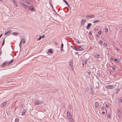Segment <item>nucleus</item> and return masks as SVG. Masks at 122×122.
I'll list each match as a JSON object with an SVG mask.
<instances>
[{
	"mask_svg": "<svg viewBox=\"0 0 122 122\" xmlns=\"http://www.w3.org/2000/svg\"><path fill=\"white\" fill-rule=\"evenodd\" d=\"M104 45L105 46H107V44L105 43H104Z\"/></svg>",
	"mask_w": 122,
	"mask_h": 122,
	"instance_id": "obj_43",
	"label": "nucleus"
},
{
	"mask_svg": "<svg viewBox=\"0 0 122 122\" xmlns=\"http://www.w3.org/2000/svg\"><path fill=\"white\" fill-rule=\"evenodd\" d=\"M45 37V36L44 35H42V36L41 37H42V38H44Z\"/></svg>",
	"mask_w": 122,
	"mask_h": 122,
	"instance_id": "obj_50",
	"label": "nucleus"
},
{
	"mask_svg": "<svg viewBox=\"0 0 122 122\" xmlns=\"http://www.w3.org/2000/svg\"><path fill=\"white\" fill-rule=\"evenodd\" d=\"M63 43H62L61 44V48H63Z\"/></svg>",
	"mask_w": 122,
	"mask_h": 122,
	"instance_id": "obj_45",
	"label": "nucleus"
},
{
	"mask_svg": "<svg viewBox=\"0 0 122 122\" xmlns=\"http://www.w3.org/2000/svg\"><path fill=\"white\" fill-rule=\"evenodd\" d=\"M19 119L18 117H16L15 118V122H18L19 121Z\"/></svg>",
	"mask_w": 122,
	"mask_h": 122,
	"instance_id": "obj_19",
	"label": "nucleus"
},
{
	"mask_svg": "<svg viewBox=\"0 0 122 122\" xmlns=\"http://www.w3.org/2000/svg\"><path fill=\"white\" fill-rule=\"evenodd\" d=\"M101 31H99L98 32V33L100 35H101Z\"/></svg>",
	"mask_w": 122,
	"mask_h": 122,
	"instance_id": "obj_41",
	"label": "nucleus"
},
{
	"mask_svg": "<svg viewBox=\"0 0 122 122\" xmlns=\"http://www.w3.org/2000/svg\"><path fill=\"white\" fill-rule=\"evenodd\" d=\"M105 31L106 32H107L108 31V29L106 27L105 28Z\"/></svg>",
	"mask_w": 122,
	"mask_h": 122,
	"instance_id": "obj_38",
	"label": "nucleus"
},
{
	"mask_svg": "<svg viewBox=\"0 0 122 122\" xmlns=\"http://www.w3.org/2000/svg\"><path fill=\"white\" fill-rule=\"evenodd\" d=\"M76 42L77 43H78L79 44L81 43L80 42H79V40H77L76 41Z\"/></svg>",
	"mask_w": 122,
	"mask_h": 122,
	"instance_id": "obj_39",
	"label": "nucleus"
},
{
	"mask_svg": "<svg viewBox=\"0 0 122 122\" xmlns=\"http://www.w3.org/2000/svg\"><path fill=\"white\" fill-rule=\"evenodd\" d=\"M87 60H83L82 61V64L83 65H84L86 64L87 63Z\"/></svg>",
	"mask_w": 122,
	"mask_h": 122,
	"instance_id": "obj_12",
	"label": "nucleus"
},
{
	"mask_svg": "<svg viewBox=\"0 0 122 122\" xmlns=\"http://www.w3.org/2000/svg\"><path fill=\"white\" fill-rule=\"evenodd\" d=\"M112 69L113 70H115L116 69V68H115V67H112Z\"/></svg>",
	"mask_w": 122,
	"mask_h": 122,
	"instance_id": "obj_49",
	"label": "nucleus"
},
{
	"mask_svg": "<svg viewBox=\"0 0 122 122\" xmlns=\"http://www.w3.org/2000/svg\"><path fill=\"white\" fill-rule=\"evenodd\" d=\"M101 109L103 110H105V109H106V108L104 107H102Z\"/></svg>",
	"mask_w": 122,
	"mask_h": 122,
	"instance_id": "obj_36",
	"label": "nucleus"
},
{
	"mask_svg": "<svg viewBox=\"0 0 122 122\" xmlns=\"http://www.w3.org/2000/svg\"><path fill=\"white\" fill-rule=\"evenodd\" d=\"M113 85H106V87L107 88L109 89H112L113 88Z\"/></svg>",
	"mask_w": 122,
	"mask_h": 122,
	"instance_id": "obj_7",
	"label": "nucleus"
},
{
	"mask_svg": "<svg viewBox=\"0 0 122 122\" xmlns=\"http://www.w3.org/2000/svg\"><path fill=\"white\" fill-rule=\"evenodd\" d=\"M21 41L22 42L23 44H24L25 42V40L24 38H22L21 41Z\"/></svg>",
	"mask_w": 122,
	"mask_h": 122,
	"instance_id": "obj_20",
	"label": "nucleus"
},
{
	"mask_svg": "<svg viewBox=\"0 0 122 122\" xmlns=\"http://www.w3.org/2000/svg\"><path fill=\"white\" fill-rule=\"evenodd\" d=\"M30 0V1L31 2H33V0Z\"/></svg>",
	"mask_w": 122,
	"mask_h": 122,
	"instance_id": "obj_60",
	"label": "nucleus"
},
{
	"mask_svg": "<svg viewBox=\"0 0 122 122\" xmlns=\"http://www.w3.org/2000/svg\"><path fill=\"white\" fill-rule=\"evenodd\" d=\"M87 74L89 75H90L91 74V72H87Z\"/></svg>",
	"mask_w": 122,
	"mask_h": 122,
	"instance_id": "obj_44",
	"label": "nucleus"
},
{
	"mask_svg": "<svg viewBox=\"0 0 122 122\" xmlns=\"http://www.w3.org/2000/svg\"><path fill=\"white\" fill-rule=\"evenodd\" d=\"M120 110L119 109H118L117 110V112H121L120 111Z\"/></svg>",
	"mask_w": 122,
	"mask_h": 122,
	"instance_id": "obj_47",
	"label": "nucleus"
},
{
	"mask_svg": "<svg viewBox=\"0 0 122 122\" xmlns=\"http://www.w3.org/2000/svg\"><path fill=\"white\" fill-rule=\"evenodd\" d=\"M2 53V52L1 51H0V56L1 55Z\"/></svg>",
	"mask_w": 122,
	"mask_h": 122,
	"instance_id": "obj_54",
	"label": "nucleus"
},
{
	"mask_svg": "<svg viewBox=\"0 0 122 122\" xmlns=\"http://www.w3.org/2000/svg\"><path fill=\"white\" fill-rule=\"evenodd\" d=\"M11 55L13 57H14V56H13V55L12 54H11Z\"/></svg>",
	"mask_w": 122,
	"mask_h": 122,
	"instance_id": "obj_64",
	"label": "nucleus"
},
{
	"mask_svg": "<svg viewBox=\"0 0 122 122\" xmlns=\"http://www.w3.org/2000/svg\"><path fill=\"white\" fill-rule=\"evenodd\" d=\"M21 1L23 2H25V3H27L28 2V1L27 0H21Z\"/></svg>",
	"mask_w": 122,
	"mask_h": 122,
	"instance_id": "obj_33",
	"label": "nucleus"
},
{
	"mask_svg": "<svg viewBox=\"0 0 122 122\" xmlns=\"http://www.w3.org/2000/svg\"><path fill=\"white\" fill-rule=\"evenodd\" d=\"M5 39L4 38L3 39L2 44L1 45V46H3L5 44Z\"/></svg>",
	"mask_w": 122,
	"mask_h": 122,
	"instance_id": "obj_28",
	"label": "nucleus"
},
{
	"mask_svg": "<svg viewBox=\"0 0 122 122\" xmlns=\"http://www.w3.org/2000/svg\"><path fill=\"white\" fill-rule=\"evenodd\" d=\"M69 65L70 67V68L72 70H73V62L72 60H70L69 62Z\"/></svg>",
	"mask_w": 122,
	"mask_h": 122,
	"instance_id": "obj_4",
	"label": "nucleus"
},
{
	"mask_svg": "<svg viewBox=\"0 0 122 122\" xmlns=\"http://www.w3.org/2000/svg\"><path fill=\"white\" fill-rule=\"evenodd\" d=\"M90 89L91 91V93L93 94L94 92V90L92 88V86H90Z\"/></svg>",
	"mask_w": 122,
	"mask_h": 122,
	"instance_id": "obj_10",
	"label": "nucleus"
},
{
	"mask_svg": "<svg viewBox=\"0 0 122 122\" xmlns=\"http://www.w3.org/2000/svg\"><path fill=\"white\" fill-rule=\"evenodd\" d=\"M78 53V52H75V55H76V54H77Z\"/></svg>",
	"mask_w": 122,
	"mask_h": 122,
	"instance_id": "obj_58",
	"label": "nucleus"
},
{
	"mask_svg": "<svg viewBox=\"0 0 122 122\" xmlns=\"http://www.w3.org/2000/svg\"><path fill=\"white\" fill-rule=\"evenodd\" d=\"M100 56V55L99 54H97L95 56V58H98Z\"/></svg>",
	"mask_w": 122,
	"mask_h": 122,
	"instance_id": "obj_27",
	"label": "nucleus"
},
{
	"mask_svg": "<svg viewBox=\"0 0 122 122\" xmlns=\"http://www.w3.org/2000/svg\"><path fill=\"white\" fill-rule=\"evenodd\" d=\"M97 76L98 77H100L101 74L99 73H97Z\"/></svg>",
	"mask_w": 122,
	"mask_h": 122,
	"instance_id": "obj_29",
	"label": "nucleus"
},
{
	"mask_svg": "<svg viewBox=\"0 0 122 122\" xmlns=\"http://www.w3.org/2000/svg\"><path fill=\"white\" fill-rule=\"evenodd\" d=\"M66 114L67 117L71 121V122H74L73 120L72 117V116L70 113L68 112H67Z\"/></svg>",
	"mask_w": 122,
	"mask_h": 122,
	"instance_id": "obj_1",
	"label": "nucleus"
},
{
	"mask_svg": "<svg viewBox=\"0 0 122 122\" xmlns=\"http://www.w3.org/2000/svg\"><path fill=\"white\" fill-rule=\"evenodd\" d=\"M121 112H117V114L118 115L119 117L121 116Z\"/></svg>",
	"mask_w": 122,
	"mask_h": 122,
	"instance_id": "obj_32",
	"label": "nucleus"
},
{
	"mask_svg": "<svg viewBox=\"0 0 122 122\" xmlns=\"http://www.w3.org/2000/svg\"><path fill=\"white\" fill-rule=\"evenodd\" d=\"M107 117H108V118H110L111 117L110 115V114H107Z\"/></svg>",
	"mask_w": 122,
	"mask_h": 122,
	"instance_id": "obj_35",
	"label": "nucleus"
},
{
	"mask_svg": "<svg viewBox=\"0 0 122 122\" xmlns=\"http://www.w3.org/2000/svg\"><path fill=\"white\" fill-rule=\"evenodd\" d=\"M21 41H20V43H19V46H20V48H21Z\"/></svg>",
	"mask_w": 122,
	"mask_h": 122,
	"instance_id": "obj_46",
	"label": "nucleus"
},
{
	"mask_svg": "<svg viewBox=\"0 0 122 122\" xmlns=\"http://www.w3.org/2000/svg\"><path fill=\"white\" fill-rule=\"evenodd\" d=\"M114 60L116 61V62L117 63H118L119 62V61L117 60V59H114Z\"/></svg>",
	"mask_w": 122,
	"mask_h": 122,
	"instance_id": "obj_30",
	"label": "nucleus"
},
{
	"mask_svg": "<svg viewBox=\"0 0 122 122\" xmlns=\"http://www.w3.org/2000/svg\"><path fill=\"white\" fill-rule=\"evenodd\" d=\"M95 16L93 15H87L86 16V18H93Z\"/></svg>",
	"mask_w": 122,
	"mask_h": 122,
	"instance_id": "obj_8",
	"label": "nucleus"
},
{
	"mask_svg": "<svg viewBox=\"0 0 122 122\" xmlns=\"http://www.w3.org/2000/svg\"><path fill=\"white\" fill-rule=\"evenodd\" d=\"M97 37H98V35H97Z\"/></svg>",
	"mask_w": 122,
	"mask_h": 122,
	"instance_id": "obj_63",
	"label": "nucleus"
},
{
	"mask_svg": "<svg viewBox=\"0 0 122 122\" xmlns=\"http://www.w3.org/2000/svg\"><path fill=\"white\" fill-rule=\"evenodd\" d=\"M29 9L30 10L32 11H33L34 10V6L33 5L31 6H30L28 7Z\"/></svg>",
	"mask_w": 122,
	"mask_h": 122,
	"instance_id": "obj_6",
	"label": "nucleus"
},
{
	"mask_svg": "<svg viewBox=\"0 0 122 122\" xmlns=\"http://www.w3.org/2000/svg\"><path fill=\"white\" fill-rule=\"evenodd\" d=\"M69 106L70 107H69V109H70L71 108V105H70Z\"/></svg>",
	"mask_w": 122,
	"mask_h": 122,
	"instance_id": "obj_55",
	"label": "nucleus"
},
{
	"mask_svg": "<svg viewBox=\"0 0 122 122\" xmlns=\"http://www.w3.org/2000/svg\"><path fill=\"white\" fill-rule=\"evenodd\" d=\"M21 3V5H22L23 6H24L25 8H26L28 7V6L27 5L25 4L24 3Z\"/></svg>",
	"mask_w": 122,
	"mask_h": 122,
	"instance_id": "obj_14",
	"label": "nucleus"
},
{
	"mask_svg": "<svg viewBox=\"0 0 122 122\" xmlns=\"http://www.w3.org/2000/svg\"><path fill=\"white\" fill-rule=\"evenodd\" d=\"M41 102L37 100L35 102V105H39L41 104Z\"/></svg>",
	"mask_w": 122,
	"mask_h": 122,
	"instance_id": "obj_11",
	"label": "nucleus"
},
{
	"mask_svg": "<svg viewBox=\"0 0 122 122\" xmlns=\"http://www.w3.org/2000/svg\"><path fill=\"white\" fill-rule=\"evenodd\" d=\"M12 1H13L14 4H15V5L16 6H17V2L15 0H11Z\"/></svg>",
	"mask_w": 122,
	"mask_h": 122,
	"instance_id": "obj_23",
	"label": "nucleus"
},
{
	"mask_svg": "<svg viewBox=\"0 0 122 122\" xmlns=\"http://www.w3.org/2000/svg\"><path fill=\"white\" fill-rule=\"evenodd\" d=\"M99 43H100L102 44V41L101 40H99Z\"/></svg>",
	"mask_w": 122,
	"mask_h": 122,
	"instance_id": "obj_42",
	"label": "nucleus"
},
{
	"mask_svg": "<svg viewBox=\"0 0 122 122\" xmlns=\"http://www.w3.org/2000/svg\"><path fill=\"white\" fill-rule=\"evenodd\" d=\"M63 48H61V51H62V50H63V49H62Z\"/></svg>",
	"mask_w": 122,
	"mask_h": 122,
	"instance_id": "obj_59",
	"label": "nucleus"
},
{
	"mask_svg": "<svg viewBox=\"0 0 122 122\" xmlns=\"http://www.w3.org/2000/svg\"><path fill=\"white\" fill-rule=\"evenodd\" d=\"M41 38H42L41 36H40L39 37V38L38 39H37V40L38 41V40H41Z\"/></svg>",
	"mask_w": 122,
	"mask_h": 122,
	"instance_id": "obj_37",
	"label": "nucleus"
},
{
	"mask_svg": "<svg viewBox=\"0 0 122 122\" xmlns=\"http://www.w3.org/2000/svg\"><path fill=\"white\" fill-rule=\"evenodd\" d=\"M14 59L11 60L9 62V65L12 64L14 61Z\"/></svg>",
	"mask_w": 122,
	"mask_h": 122,
	"instance_id": "obj_18",
	"label": "nucleus"
},
{
	"mask_svg": "<svg viewBox=\"0 0 122 122\" xmlns=\"http://www.w3.org/2000/svg\"><path fill=\"white\" fill-rule=\"evenodd\" d=\"M63 0L68 7H70V5L69 4L67 3V2L66 0Z\"/></svg>",
	"mask_w": 122,
	"mask_h": 122,
	"instance_id": "obj_21",
	"label": "nucleus"
},
{
	"mask_svg": "<svg viewBox=\"0 0 122 122\" xmlns=\"http://www.w3.org/2000/svg\"><path fill=\"white\" fill-rule=\"evenodd\" d=\"M86 21V20L84 19H83L82 20H81V25H84V23Z\"/></svg>",
	"mask_w": 122,
	"mask_h": 122,
	"instance_id": "obj_9",
	"label": "nucleus"
},
{
	"mask_svg": "<svg viewBox=\"0 0 122 122\" xmlns=\"http://www.w3.org/2000/svg\"><path fill=\"white\" fill-rule=\"evenodd\" d=\"M121 103H122V99H121Z\"/></svg>",
	"mask_w": 122,
	"mask_h": 122,
	"instance_id": "obj_62",
	"label": "nucleus"
},
{
	"mask_svg": "<svg viewBox=\"0 0 122 122\" xmlns=\"http://www.w3.org/2000/svg\"><path fill=\"white\" fill-rule=\"evenodd\" d=\"M2 35H3V34H2L0 35V38L2 36Z\"/></svg>",
	"mask_w": 122,
	"mask_h": 122,
	"instance_id": "obj_56",
	"label": "nucleus"
},
{
	"mask_svg": "<svg viewBox=\"0 0 122 122\" xmlns=\"http://www.w3.org/2000/svg\"><path fill=\"white\" fill-rule=\"evenodd\" d=\"M105 112L104 111H102V114H104L105 113Z\"/></svg>",
	"mask_w": 122,
	"mask_h": 122,
	"instance_id": "obj_48",
	"label": "nucleus"
},
{
	"mask_svg": "<svg viewBox=\"0 0 122 122\" xmlns=\"http://www.w3.org/2000/svg\"><path fill=\"white\" fill-rule=\"evenodd\" d=\"M71 47H72V48H74V47H74L73 46H71Z\"/></svg>",
	"mask_w": 122,
	"mask_h": 122,
	"instance_id": "obj_61",
	"label": "nucleus"
},
{
	"mask_svg": "<svg viewBox=\"0 0 122 122\" xmlns=\"http://www.w3.org/2000/svg\"><path fill=\"white\" fill-rule=\"evenodd\" d=\"M100 22V21L99 20H95L93 22V23H95L96 22Z\"/></svg>",
	"mask_w": 122,
	"mask_h": 122,
	"instance_id": "obj_25",
	"label": "nucleus"
},
{
	"mask_svg": "<svg viewBox=\"0 0 122 122\" xmlns=\"http://www.w3.org/2000/svg\"><path fill=\"white\" fill-rule=\"evenodd\" d=\"M91 70L92 72V73H93L94 72V71H96V69L95 68H92L91 69Z\"/></svg>",
	"mask_w": 122,
	"mask_h": 122,
	"instance_id": "obj_15",
	"label": "nucleus"
},
{
	"mask_svg": "<svg viewBox=\"0 0 122 122\" xmlns=\"http://www.w3.org/2000/svg\"><path fill=\"white\" fill-rule=\"evenodd\" d=\"M92 33L91 32H90L89 33V34L90 35H92Z\"/></svg>",
	"mask_w": 122,
	"mask_h": 122,
	"instance_id": "obj_51",
	"label": "nucleus"
},
{
	"mask_svg": "<svg viewBox=\"0 0 122 122\" xmlns=\"http://www.w3.org/2000/svg\"><path fill=\"white\" fill-rule=\"evenodd\" d=\"M99 80L96 81L94 83V86L96 89H98L99 87Z\"/></svg>",
	"mask_w": 122,
	"mask_h": 122,
	"instance_id": "obj_2",
	"label": "nucleus"
},
{
	"mask_svg": "<svg viewBox=\"0 0 122 122\" xmlns=\"http://www.w3.org/2000/svg\"><path fill=\"white\" fill-rule=\"evenodd\" d=\"M48 52L49 53H53L52 50L51 49H49L48 51Z\"/></svg>",
	"mask_w": 122,
	"mask_h": 122,
	"instance_id": "obj_24",
	"label": "nucleus"
},
{
	"mask_svg": "<svg viewBox=\"0 0 122 122\" xmlns=\"http://www.w3.org/2000/svg\"><path fill=\"white\" fill-rule=\"evenodd\" d=\"M105 106L106 108H108V107H109L108 105L107 104H105Z\"/></svg>",
	"mask_w": 122,
	"mask_h": 122,
	"instance_id": "obj_40",
	"label": "nucleus"
},
{
	"mask_svg": "<svg viewBox=\"0 0 122 122\" xmlns=\"http://www.w3.org/2000/svg\"><path fill=\"white\" fill-rule=\"evenodd\" d=\"M72 49L77 51H83V48L79 47H74V48H72Z\"/></svg>",
	"mask_w": 122,
	"mask_h": 122,
	"instance_id": "obj_3",
	"label": "nucleus"
},
{
	"mask_svg": "<svg viewBox=\"0 0 122 122\" xmlns=\"http://www.w3.org/2000/svg\"><path fill=\"white\" fill-rule=\"evenodd\" d=\"M110 59L112 61L113 60V58L112 57H111L110 58Z\"/></svg>",
	"mask_w": 122,
	"mask_h": 122,
	"instance_id": "obj_53",
	"label": "nucleus"
},
{
	"mask_svg": "<svg viewBox=\"0 0 122 122\" xmlns=\"http://www.w3.org/2000/svg\"><path fill=\"white\" fill-rule=\"evenodd\" d=\"M6 65H9V62L8 61H5L0 66L1 67H3L5 66Z\"/></svg>",
	"mask_w": 122,
	"mask_h": 122,
	"instance_id": "obj_5",
	"label": "nucleus"
},
{
	"mask_svg": "<svg viewBox=\"0 0 122 122\" xmlns=\"http://www.w3.org/2000/svg\"><path fill=\"white\" fill-rule=\"evenodd\" d=\"M25 112V109H23V110L22 111V115H24Z\"/></svg>",
	"mask_w": 122,
	"mask_h": 122,
	"instance_id": "obj_17",
	"label": "nucleus"
},
{
	"mask_svg": "<svg viewBox=\"0 0 122 122\" xmlns=\"http://www.w3.org/2000/svg\"><path fill=\"white\" fill-rule=\"evenodd\" d=\"M18 33L13 32L12 34L14 36H17L18 34Z\"/></svg>",
	"mask_w": 122,
	"mask_h": 122,
	"instance_id": "obj_26",
	"label": "nucleus"
},
{
	"mask_svg": "<svg viewBox=\"0 0 122 122\" xmlns=\"http://www.w3.org/2000/svg\"><path fill=\"white\" fill-rule=\"evenodd\" d=\"M11 30H9V31H7L5 33L4 35H5L10 33V32H11Z\"/></svg>",
	"mask_w": 122,
	"mask_h": 122,
	"instance_id": "obj_22",
	"label": "nucleus"
},
{
	"mask_svg": "<svg viewBox=\"0 0 122 122\" xmlns=\"http://www.w3.org/2000/svg\"><path fill=\"white\" fill-rule=\"evenodd\" d=\"M26 3L28 5H29L30 4V3L29 2H27V3Z\"/></svg>",
	"mask_w": 122,
	"mask_h": 122,
	"instance_id": "obj_52",
	"label": "nucleus"
},
{
	"mask_svg": "<svg viewBox=\"0 0 122 122\" xmlns=\"http://www.w3.org/2000/svg\"><path fill=\"white\" fill-rule=\"evenodd\" d=\"M50 6H51L52 7V8H53V5H52V4L51 5H50Z\"/></svg>",
	"mask_w": 122,
	"mask_h": 122,
	"instance_id": "obj_57",
	"label": "nucleus"
},
{
	"mask_svg": "<svg viewBox=\"0 0 122 122\" xmlns=\"http://www.w3.org/2000/svg\"><path fill=\"white\" fill-rule=\"evenodd\" d=\"M95 106L96 107H98L99 106V103L97 102H95Z\"/></svg>",
	"mask_w": 122,
	"mask_h": 122,
	"instance_id": "obj_16",
	"label": "nucleus"
},
{
	"mask_svg": "<svg viewBox=\"0 0 122 122\" xmlns=\"http://www.w3.org/2000/svg\"><path fill=\"white\" fill-rule=\"evenodd\" d=\"M91 25V23H88L86 27V28L87 29H88L90 27Z\"/></svg>",
	"mask_w": 122,
	"mask_h": 122,
	"instance_id": "obj_13",
	"label": "nucleus"
},
{
	"mask_svg": "<svg viewBox=\"0 0 122 122\" xmlns=\"http://www.w3.org/2000/svg\"><path fill=\"white\" fill-rule=\"evenodd\" d=\"M6 102L3 103L2 104V106H4L6 105Z\"/></svg>",
	"mask_w": 122,
	"mask_h": 122,
	"instance_id": "obj_34",
	"label": "nucleus"
},
{
	"mask_svg": "<svg viewBox=\"0 0 122 122\" xmlns=\"http://www.w3.org/2000/svg\"><path fill=\"white\" fill-rule=\"evenodd\" d=\"M52 0H50L49 1V3L50 5H52Z\"/></svg>",
	"mask_w": 122,
	"mask_h": 122,
	"instance_id": "obj_31",
	"label": "nucleus"
}]
</instances>
